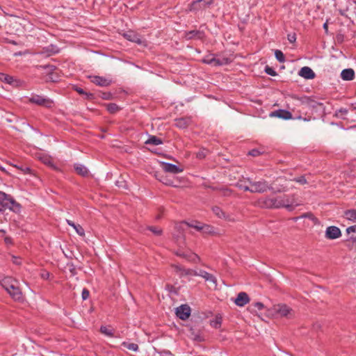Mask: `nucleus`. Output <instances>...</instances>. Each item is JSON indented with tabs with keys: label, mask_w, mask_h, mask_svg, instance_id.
<instances>
[{
	"label": "nucleus",
	"mask_w": 356,
	"mask_h": 356,
	"mask_svg": "<svg viewBox=\"0 0 356 356\" xmlns=\"http://www.w3.org/2000/svg\"><path fill=\"white\" fill-rule=\"evenodd\" d=\"M261 207L266 209L286 208L291 211L294 209L295 200L293 196L289 197L287 195L276 197H266L261 199L259 202ZM298 204H296V206Z\"/></svg>",
	"instance_id": "f257e3e1"
},
{
	"label": "nucleus",
	"mask_w": 356,
	"mask_h": 356,
	"mask_svg": "<svg viewBox=\"0 0 356 356\" xmlns=\"http://www.w3.org/2000/svg\"><path fill=\"white\" fill-rule=\"evenodd\" d=\"M28 102L47 108H51L54 106V101L52 99L36 94H32L31 97H29Z\"/></svg>",
	"instance_id": "f03ea898"
},
{
	"label": "nucleus",
	"mask_w": 356,
	"mask_h": 356,
	"mask_svg": "<svg viewBox=\"0 0 356 356\" xmlns=\"http://www.w3.org/2000/svg\"><path fill=\"white\" fill-rule=\"evenodd\" d=\"M247 180L251 186L250 193H263L272 188L264 179L258 181H252L250 178H248Z\"/></svg>",
	"instance_id": "7ed1b4c3"
},
{
	"label": "nucleus",
	"mask_w": 356,
	"mask_h": 356,
	"mask_svg": "<svg viewBox=\"0 0 356 356\" xmlns=\"http://www.w3.org/2000/svg\"><path fill=\"white\" fill-rule=\"evenodd\" d=\"M213 2V0H194L188 4V12H197L209 8Z\"/></svg>",
	"instance_id": "20e7f679"
},
{
	"label": "nucleus",
	"mask_w": 356,
	"mask_h": 356,
	"mask_svg": "<svg viewBox=\"0 0 356 356\" xmlns=\"http://www.w3.org/2000/svg\"><path fill=\"white\" fill-rule=\"evenodd\" d=\"M273 309L275 314L282 317L291 318L293 316V309L286 304L275 305Z\"/></svg>",
	"instance_id": "39448f33"
},
{
	"label": "nucleus",
	"mask_w": 356,
	"mask_h": 356,
	"mask_svg": "<svg viewBox=\"0 0 356 356\" xmlns=\"http://www.w3.org/2000/svg\"><path fill=\"white\" fill-rule=\"evenodd\" d=\"M123 37L130 42H133L143 46H147L146 40H143L140 34L134 31L130 30L124 33Z\"/></svg>",
	"instance_id": "423d86ee"
},
{
	"label": "nucleus",
	"mask_w": 356,
	"mask_h": 356,
	"mask_svg": "<svg viewBox=\"0 0 356 356\" xmlns=\"http://www.w3.org/2000/svg\"><path fill=\"white\" fill-rule=\"evenodd\" d=\"M193 123L191 116H184L175 119V126L181 129H187Z\"/></svg>",
	"instance_id": "0eeeda50"
},
{
	"label": "nucleus",
	"mask_w": 356,
	"mask_h": 356,
	"mask_svg": "<svg viewBox=\"0 0 356 356\" xmlns=\"http://www.w3.org/2000/svg\"><path fill=\"white\" fill-rule=\"evenodd\" d=\"M191 309L188 305H181L176 309L177 316L181 320H186L191 316Z\"/></svg>",
	"instance_id": "6e6552de"
},
{
	"label": "nucleus",
	"mask_w": 356,
	"mask_h": 356,
	"mask_svg": "<svg viewBox=\"0 0 356 356\" xmlns=\"http://www.w3.org/2000/svg\"><path fill=\"white\" fill-rule=\"evenodd\" d=\"M0 80L2 82L6 83L15 87H18L22 85V81L19 79H17L13 76L3 72H0Z\"/></svg>",
	"instance_id": "1a4fd4ad"
},
{
	"label": "nucleus",
	"mask_w": 356,
	"mask_h": 356,
	"mask_svg": "<svg viewBox=\"0 0 356 356\" xmlns=\"http://www.w3.org/2000/svg\"><path fill=\"white\" fill-rule=\"evenodd\" d=\"M175 254L195 264L198 263L200 260L198 255L193 252H184L183 251L179 250L175 252Z\"/></svg>",
	"instance_id": "9d476101"
},
{
	"label": "nucleus",
	"mask_w": 356,
	"mask_h": 356,
	"mask_svg": "<svg viewBox=\"0 0 356 356\" xmlns=\"http://www.w3.org/2000/svg\"><path fill=\"white\" fill-rule=\"evenodd\" d=\"M325 236V238L333 240L339 238L341 236V232L336 226H330L327 227Z\"/></svg>",
	"instance_id": "9b49d317"
},
{
	"label": "nucleus",
	"mask_w": 356,
	"mask_h": 356,
	"mask_svg": "<svg viewBox=\"0 0 356 356\" xmlns=\"http://www.w3.org/2000/svg\"><path fill=\"white\" fill-rule=\"evenodd\" d=\"M269 116L271 118H278L283 120H290L292 118V114L290 111L285 109H278L270 113Z\"/></svg>",
	"instance_id": "f8f14e48"
},
{
	"label": "nucleus",
	"mask_w": 356,
	"mask_h": 356,
	"mask_svg": "<svg viewBox=\"0 0 356 356\" xmlns=\"http://www.w3.org/2000/svg\"><path fill=\"white\" fill-rule=\"evenodd\" d=\"M88 78L90 81L97 86L102 87H106L111 84V80L107 79L105 77L100 76H89Z\"/></svg>",
	"instance_id": "ddd939ff"
},
{
	"label": "nucleus",
	"mask_w": 356,
	"mask_h": 356,
	"mask_svg": "<svg viewBox=\"0 0 356 356\" xmlns=\"http://www.w3.org/2000/svg\"><path fill=\"white\" fill-rule=\"evenodd\" d=\"M10 296L12 297L13 299H14L16 301H22L23 300V295L21 291V289L17 286V284H13L10 290H8L7 291Z\"/></svg>",
	"instance_id": "4468645a"
},
{
	"label": "nucleus",
	"mask_w": 356,
	"mask_h": 356,
	"mask_svg": "<svg viewBox=\"0 0 356 356\" xmlns=\"http://www.w3.org/2000/svg\"><path fill=\"white\" fill-rule=\"evenodd\" d=\"M161 166L165 172H170L175 175L183 171V169L180 168L179 166L170 163L161 162Z\"/></svg>",
	"instance_id": "2eb2a0df"
},
{
	"label": "nucleus",
	"mask_w": 356,
	"mask_h": 356,
	"mask_svg": "<svg viewBox=\"0 0 356 356\" xmlns=\"http://www.w3.org/2000/svg\"><path fill=\"white\" fill-rule=\"evenodd\" d=\"M250 299L245 292H240L234 300V303L238 307H243L250 302Z\"/></svg>",
	"instance_id": "dca6fc26"
},
{
	"label": "nucleus",
	"mask_w": 356,
	"mask_h": 356,
	"mask_svg": "<svg viewBox=\"0 0 356 356\" xmlns=\"http://www.w3.org/2000/svg\"><path fill=\"white\" fill-rule=\"evenodd\" d=\"M17 284V280H14L12 277H0V284L8 291L10 290L11 286L13 284Z\"/></svg>",
	"instance_id": "f3484780"
},
{
	"label": "nucleus",
	"mask_w": 356,
	"mask_h": 356,
	"mask_svg": "<svg viewBox=\"0 0 356 356\" xmlns=\"http://www.w3.org/2000/svg\"><path fill=\"white\" fill-rule=\"evenodd\" d=\"M185 37L187 40H202L204 37V32L200 30H193L186 32Z\"/></svg>",
	"instance_id": "a211bd4d"
},
{
	"label": "nucleus",
	"mask_w": 356,
	"mask_h": 356,
	"mask_svg": "<svg viewBox=\"0 0 356 356\" xmlns=\"http://www.w3.org/2000/svg\"><path fill=\"white\" fill-rule=\"evenodd\" d=\"M197 276L203 277L205 281L212 283L215 287L217 286V280L216 277L204 270H200L199 272H197Z\"/></svg>",
	"instance_id": "6ab92c4d"
},
{
	"label": "nucleus",
	"mask_w": 356,
	"mask_h": 356,
	"mask_svg": "<svg viewBox=\"0 0 356 356\" xmlns=\"http://www.w3.org/2000/svg\"><path fill=\"white\" fill-rule=\"evenodd\" d=\"M298 74L306 79H312L316 76L314 72L309 67L307 66L302 67Z\"/></svg>",
	"instance_id": "aec40b11"
},
{
	"label": "nucleus",
	"mask_w": 356,
	"mask_h": 356,
	"mask_svg": "<svg viewBox=\"0 0 356 356\" xmlns=\"http://www.w3.org/2000/svg\"><path fill=\"white\" fill-rule=\"evenodd\" d=\"M12 198L13 197L10 195L7 194L5 192L0 191V205L4 211L7 209Z\"/></svg>",
	"instance_id": "412c9836"
},
{
	"label": "nucleus",
	"mask_w": 356,
	"mask_h": 356,
	"mask_svg": "<svg viewBox=\"0 0 356 356\" xmlns=\"http://www.w3.org/2000/svg\"><path fill=\"white\" fill-rule=\"evenodd\" d=\"M341 77L344 81H352L355 78V72L351 68H347L342 70Z\"/></svg>",
	"instance_id": "4be33fe9"
},
{
	"label": "nucleus",
	"mask_w": 356,
	"mask_h": 356,
	"mask_svg": "<svg viewBox=\"0 0 356 356\" xmlns=\"http://www.w3.org/2000/svg\"><path fill=\"white\" fill-rule=\"evenodd\" d=\"M302 104L306 105L308 107L315 108L317 106L323 105L322 103L317 102L312 99L310 97H304L301 99Z\"/></svg>",
	"instance_id": "5701e85b"
},
{
	"label": "nucleus",
	"mask_w": 356,
	"mask_h": 356,
	"mask_svg": "<svg viewBox=\"0 0 356 356\" xmlns=\"http://www.w3.org/2000/svg\"><path fill=\"white\" fill-rule=\"evenodd\" d=\"M7 209L14 213H19L22 209V205L17 202H16L15 200L13 197L12 200L10 201V203Z\"/></svg>",
	"instance_id": "b1692460"
},
{
	"label": "nucleus",
	"mask_w": 356,
	"mask_h": 356,
	"mask_svg": "<svg viewBox=\"0 0 356 356\" xmlns=\"http://www.w3.org/2000/svg\"><path fill=\"white\" fill-rule=\"evenodd\" d=\"M66 222H67V225L72 227L75 229L76 232L79 236H83L85 235V230L82 227L81 225H80L79 224H75L74 222H72V220H66Z\"/></svg>",
	"instance_id": "393cba45"
},
{
	"label": "nucleus",
	"mask_w": 356,
	"mask_h": 356,
	"mask_svg": "<svg viewBox=\"0 0 356 356\" xmlns=\"http://www.w3.org/2000/svg\"><path fill=\"white\" fill-rule=\"evenodd\" d=\"M76 173L82 177H87L89 171L87 168L83 165L78 164L74 167Z\"/></svg>",
	"instance_id": "a878e982"
},
{
	"label": "nucleus",
	"mask_w": 356,
	"mask_h": 356,
	"mask_svg": "<svg viewBox=\"0 0 356 356\" xmlns=\"http://www.w3.org/2000/svg\"><path fill=\"white\" fill-rule=\"evenodd\" d=\"M344 217L350 221H356V209H348L344 211Z\"/></svg>",
	"instance_id": "bb28decb"
},
{
	"label": "nucleus",
	"mask_w": 356,
	"mask_h": 356,
	"mask_svg": "<svg viewBox=\"0 0 356 356\" xmlns=\"http://www.w3.org/2000/svg\"><path fill=\"white\" fill-rule=\"evenodd\" d=\"M163 141L160 138H158L156 136H150L149 138L147 139V140L145 142V144L147 145H158L163 144Z\"/></svg>",
	"instance_id": "cd10ccee"
},
{
	"label": "nucleus",
	"mask_w": 356,
	"mask_h": 356,
	"mask_svg": "<svg viewBox=\"0 0 356 356\" xmlns=\"http://www.w3.org/2000/svg\"><path fill=\"white\" fill-rule=\"evenodd\" d=\"M108 112L111 114H115L121 108L115 103H109L106 105Z\"/></svg>",
	"instance_id": "c85d7f7f"
},
{
	"label": "nucleus",
	"mask_w": 356,
	"mask_h": 356,
	"mask_svg": "<svg viewBox=\"0 0 356 356\" xmlns=\"http://www.w3.org/2000/svg\"><path fill=\"white\" fill-rule=\"evenodd\" d=\"M13 166L16 168L17 169L21 170L23 174L24 175H27V174H31V169L26 165H23V164H13Z\"/></svg>",
	"instance_id": "c756f323"
},
{
	"label": "nucleus",
	"mask_w": 356,
	"mask_h": 356,
	"mask_svg": "<svg viewBox=\"0 0 356 356\" xmlns=\"http://www.w3.org/2000/svg\"><path fill=\"white\" fill-rule=\"evenodd\" d=\"M222 317L220 316H216L213 320L210 321V325L214 328H219L222 325Z\"/></svg>",
	"instance_id": "7c9ffc66"
},
{
	"label": "nucleus",
	"mask_w": 356,
	"mask_h": 356,
	"mask_svg": "<svg viewBox=\"0 0 356 356\" xmlns=\"http://www.w3.org/2000/svg\"><path fill=\"white\" fill-rule=\"evenodd\" d=\"M188 222L186 221H182L179 223H177L175 226V229H177L180 234L184 233L186 230V227H188Z\"/></svg>",
	"instance_id": "2f4dec72"
},
{
	"label": "nucleus",
	"mask_w": 356,
	"mask_h": 356,
	"mask_svg": "<svg viewBox=\"0 0 356 356\" xmlns=\"http://www.w3.org/2000/svg\"><path fill=\"white\" fill-rule=\"evenodd\" d=\"M122 346L134 352L138 351L139 349L138 345L135 343H128L126 341H123L122 343Z\"/></svg>",
	"instance_id": "473e14b6"
},
{
	"label": "nucleus",
	"mask_w": 356,
	"mask_h": 356,
	"mask_svg": "<svg viewBox=\"0 0 356 356\" xmlns=\"http://www.w3.org/2000/svg\"><path fill=\"white\" fill-rule=\"evenodd\" d=\"M202 222L199 221H192L191 222H188V227H192L196 229L198 232H201L203 226Z\"/></svg>",
	"instance_id": "72a5a7b5"
},
{
	"label": "nucleus",
	"mask_w": 356,
	"mask_h": 356,
	"mask_svg": "<svg viewBox=\"0 0 356 356\" xmlns=\"http://www.w3.org/2000/svg\"><path fill=\"white\" fill-rule=\"evenodd\" d=\"M212 210L218 218L225 219L227 218L225 213L220 207H213Z\"/></svg>",
	"instance_id": "f704fd0d"
},
{
	"label": "nucleus",
	"mask_w": 356,
	"mask_h": 356,
	"mask_svg": "<svg viewBox=\"0 0 356 356\" xmlns=\"http://www.w3.org/2000/svg\"><path fill=\"white\" fill-rule=\"evenodd\" d=\"M275 56L276 59L280 63H284L286 60L285 56L281 50L276 49L275 51Z\"/></svg>",
	"instance_id": "c9c22d12"
},
{
	"label": "nucleus",
	"mask_w": 356,
	"mask_h": 356,
	"mask_svg": "<svg viewBox=\"0 0 356 356\" xmlns=\"http://www.w3.org/2000/svg\"><path fill=\"white\" fill-rule=\"evenodd\" d=\"M186 275H193L197 276V272L191 268H184L183 273H180V277L186 276Z\"/></svg>",
	"instance_id": "e433bc0d"
},
{
	"label": "nucleus",
	"mask_w": 356,
	"mask_h": 356,
	"mask_svg": "<svg viewBox=\"0 0 356 356\" xmlns=\"http://www.w3.org/2000/svg\"><path fill=\"white\" fill-rule=\"evenodd\" d=\"M209 153V150L207 149H201L196 153V157L199 159H204L207 154Z\"/></svg>",
	"instance_id": "4c0bfd02"
},
{
	"label": "nucleus",
	"mask_w": 356,
	"mask_h": 356,
	"mask_svg": "<svg viewBox=\"0 0 356 356\" xmlns=\"http://www.w3.org/2000/svg\"><path fill=\"white\" fill-rule=\"evenodd\" d=\"M213 229H214L213 227H212L209 225L203 224L202 229L201 232L203 233H205V234H213V233H214Z\"/></svg>",
	"instance_id": "58836bf2"
},
{
	"label": "nucleus",
	"mask_w": 356,
	"mask_h": 356,
	"mask_svg": "<svg viewBox=\"0 0 356 356\" xmlns=\"http://www.w3.org/2000/svg\"><path fill=\"white\" fill-rule=\"evenodd\" d=\"M165 289L171 293H174L175 295H177L179 293V289L178 288H176L175 286L170 284H167L165 285Z\"/></svg>",
	"instance_id": "ea45409f"
},
{
	"label": "nucleus",
	"mask_w": 356,
	"mask_h": 356,
	"mask_svg": "<svg viewBox=\"0 0 356 356\" xmlns=\"http://www.w3.org/2000/svg\"><path fill=\"white\" fill-rule=\"evenodd\" d=\"M67 266L72 276H74L77 274L76 266L73 263H67Z\"/></svg>",
	"instance_id": "a19ab883"
},
{
	"label": "nucleus",
	"mask_w": 356,
	"mask_h": 356,
	"mask_svg": "<svg viewBox=\"0 0 356 356\" xmlns=\"http://www.w3.org/2000/svg\"><path fill=\"white\" fill-rule=\"evenodd\" d=\"M100 332L102 333V334H104L106 336H108V337H113V332H112L111 330H109L107 327L106 326H101L100 327Z\"/></svg>",
	"instance_id": "79ce46f5"
},
{
	"label": "nucleus",
	"mask_w": 356,
	"mask_h": 356,
	"mask_svg": "<svg viewBox=\"0 0 356 356\" xmlns=\"http://www.w3.org/2000/svg\"><path fill=\"white\" fill-rule=\"evenodd\" d=\"M264 72L268 74V75H270V76H277V73L276 72V71L271 67H269L268 65H266L265 67V70H264Z\"/></svg>",
	"instance_id": "37998d69"
},
{
	"label": "nucleus",
	"mask_w": 356,
	"mask_h": 356,
	"mask_svg": "<svg viewBox=\"0 0 356 356\" xmlns=\"http://www.w3.org/2000/svg\"><path fill=\"white\" fill-rule=\"evenodd\" d=\"M212 55H208L202 60V62L204 64L213 65L214 61V57H211Z\"/></svg>",
	"instance_id": "c03bdc74"
},
{
	"label": "nucleus",
	"mask_w": 356,
	"mask_h": 356,
	"mask_svg": "<svg viewBox=\"0 0 356 356\" xmlns=\"http://www.w3.org/2000/svg\"><path fill=\"white\" fill-rule=\"evenodd\" d=\"M172 267L174 268V270L176 273L179 274L180 276V273H183L184 268L181 265L178 264H172Z\"/></svg>",
	"instance_id": "a18cd8bd"
},
{
	"label": "nucleus",
	"mask_w": 356,
	"mask_h": 356,
	"mask_svg": "<svg viewBox=\"0 0 356 356\" xmlns=\"http://www.w3.org/2000/svg\"><path fill=\"white\" fill-rule=\"evenodd\" d=\"M190 331H191V334H193L194 336V340L197 341H202V337L200 334V332L195 333V330L193 327L190 328Z\"/></svg>",
	"instance_id": "49530a36"
},
{
	"label": "nucleus",
	"mask_w": 356,
	"mask_h": 356,
	"mask_svg": "<svg viewBox=\"0 0 356 356\" xmlns=\"http://www.w3.org/2000/svg\"><path fill=\"white\" fill-rule=\"evenodd\" d=\"M148 229L154 233L156 236H160L162 234V229L156 227H149Z\"/></svg>",
	"instance_id": "de8ad7c7"
},
{
	"label": "nucleus",
	"mask_w": 356,
	"mask_h": 356,
	"mask_svg": "<svg viewBox=\"0 0 356 356\" xmlns=\"http://www.w3.org/2000/svg\"><path fill=\"white\" fill-rule=\"evenodd\" d=\"M262 152H261L259 149H252L248 152V155H250L252 156H259L261 154H262Z\"/></svg>",
	"instance_id": "09e8293b"
},
{
	"label": "nucleus",
	"mask_w": 356,
	"mask_h": 356,
	"mask_svg": "<svg viewBox=\"0 0 356 356\" xmlns=\"http://www.w3.org/2000/svg\"><path fill=\"white\" fill-rule=\"evenodd\" d=\"M293 181H296V182H298L300 184H305L307 183L305 176H300L299 177H296L293 179Z\"/></svg>",
	"instance_id": "8fccbe9b"
},
{
	"label": "nucleus",
	"mask_w": 356,
	"mask_h": 356,
	"mask_svg": "<svg viewBox=\"0 0 356 356\" xmlns=\"http://www.w3.org/2000/svg\"><path fill=\"white\" fill-rule=\"evenodd\" d=\"M287 39L290 43H295L296 41V34L295 33H289L287 35Z\"/></svg>",
	"instance_id": "3c124183"
},
{
	"label": "nucleus",
	"mask_w": 356,
	"mask_h": 356,
	"mask_svg": "<svg viewBox=\"0 0 356 356\" xmlns=\"http://www.w3.org/2000/svg\"><path fill=\"white\" fill-rule=\"evenodd\" d=\"M301 218H307L312 220H317V218L311 212L305 213L301 216Z\"/></svg>",
	"instance_id": "603ef678"
},
{
	"label": "nucleus",
	"mask_w": 356,
	"mask_h": 356,
	"mask_svg": "<svg viewBox=\"0 0 356 356\" xmlns=\"http://www.w3.org/2000/svg\"><path fill=\"white\" fill-rule=\"evenodd\" d=\"M220 191L222 193V195L223 196H230L232 193V191L229 188H221Z\"/></svg>",
	"instance_id": "864d4df0"
},
{
	"label": "nucleus",
	"mask_w": 356,
	"mask_h": 356,
	"mask_svg": "<svg viewBox=\"0 0 356 356\" xmlns=\"http://www.w3.org/2000/svg\"><path fill=\"white\" fill-rule=\"evenodd\" d=\"M220 59L222 65H228L232 62V59L228 57H222Z\"/></svg>",
	"instance_id": "5fc2aeb1"
},
{
	"label": "nucleus",
	"mask_w": 356,
	"mask_h": 356,
	"mask_svg": "<svg viewBox=\"0 0 356 356\" xmlns=\"http://www.w3.org/2000/svg\"><path fill=\"white\" fill-rule=\"evenodd\" d=\"M90 292L87 289H83L82 291L81 296L83 300H87L89 298Z\"/></svg>",
	"instance_id": "6e6d98bb"
},
{
	"label": "nucleus",
	"mask_w": 356,
	"mask_h": 356,
	"mask_svg": "<svg viewBox=\"0 0 356 356\" xmlns=\"http://www.w3.org/2000/svg\"><path fill=\"white\" fill-rule=\"evenodd\" d=\"M103 99H111L113 97V95L111 92H102L100 96Z\"/></svg>",
	"instance_id": "4d7b16f0"
},
{
	"label": "nucleus",
	"mask_w": 356,
	"mask_h": 356,
	"mask_svg": "<svg viewBox=\"0 0 356 356\" xmlns=\"http://www.w3.org/2000/svg\"><path fill=\"white\" fill-rule=\"evenodd\" d=\"M236 186H237L239 188H241V189L243 190L244 191H250V192L251 187H249V186H248L243 185V184H240V183H238V184H236Z\"/></svg>",
	"instance_id": "13d9d810"
},
{
	"label": "nucleus",
	"mask_w": 356,
	"mask_h": 356,
	"mask_svg": "<svg viewBox=\"0 0 356 356\" xmlns=\"http://www.w3.org/2000/svg\"><path fill=\"white\" fill-rule=\"evenodd\" d=\"M253 306L257 308L258 310H261L264 308V305L261 302H257L253 304Z\"/></svg>",
	"instance_id": "bf43d9fd"
},
{
	"label": "nucleus",
	"mask_w": 356,
	"mask_h": 356,
	"mask_svg": "<svg viewBox=\"0 0 356 356\" xmlns=\"http://www.w3.org/2000/svg\"><path fill=\"white\" fill-rule=\"evenodd\" d=\"M50 273L48 271L44 270L41 273L40 277L44 280H48L49 278Z\"/></svg>",
	"instance_id": "052dcab7"
},
{
	"label": "nucleus",
	"mask_w": 356,
	"mask_h": 356,
	"mask_svg": "<svg viewBox=\"0 0 356 356\" xmlns=\"http://www.w3.org/2000/svg\"><path fill=\"white\" fill-rule=\"evenodd\" d=\"M346 232L348 234H350V233H352V232H356V225H352V226H350L348 227L347 229H346Z\"/></svg>",
	"instance_id": "680f3d73"
},
{
	"label": "nucleus",
	"mask_w": 356,
	"mask_h": 356,
	"mask_svg": "<svg viewBox=\"0 0 356 356\" xmlns=\"http://www.w3.org/2000/svg\"><path fill=\"white\" fill-rule=\"evenodd\" d=\"M86 96V99L88 100H92L95 98L94 94L91 92H86L83 94Z\"/></svg>",
	"instance_id": "e2e57ef3"
},
{
	"label": "nucleus",
	"mask_w": 356,
	"mask_h": 356,
	"mask_svg": "<svg viewBox=\"0 0 356 356\" xmlns=\"http://www.w3.org/2000/svg\"><path fill=\"white\" fill-rule=\"evenodd\" d=\"M74 90L75 91H76L79 95H83L86 93V92L83 90V89H82L78 86H74Z\"/></svg>",
	"instance_id": "0e129e2a"
},
{
	"label": "nucleus",
	"mask_w": 356,
	"mask_h": 356,
	"mask_svg": "<svg viewBox=\"0 0 356 356\" xmlns=\"http://www.w3.org/2000/svg\"><path fill=\"white\" fill-rule=\"evenodd\" d=\"M213 66H221L222 64L220 62V59L214 58V61H213Z\"/></svg>",
	"instance_id": "69168bd1"
},
{
	"label": "nucleus",
	"mask_w": 356,
	"mask_h": 356,
	"mask_svg": "<svg viewBox=\"0 0 356 356\" xmlns=\"http://www.w3.org/2000/svg\"><path fill=\"white\" fill-rule=\"evenodd\" d=\"M42 67H43L44 69H49L51 71H53L56 69V67L54 65H44Z\"/></svg>",
	"instance_id": "338daca9"
},
{
	"label": "nucleus",
	"mask_w": 356,
	"mask_h": 356,
	"mask_svg": "<svg viewBox=\"0 0 356 356\" xmlns=\"http://www.w3.org/2000/svg\"><path fill=\"white\" fill-rule=\"evenodd\" d=\"M339 112L341 113L342 114L346 115L348 113V110L346 108H340Z\"/></svg>",
	"instance_id": "774afa93"
}]
</instances>
